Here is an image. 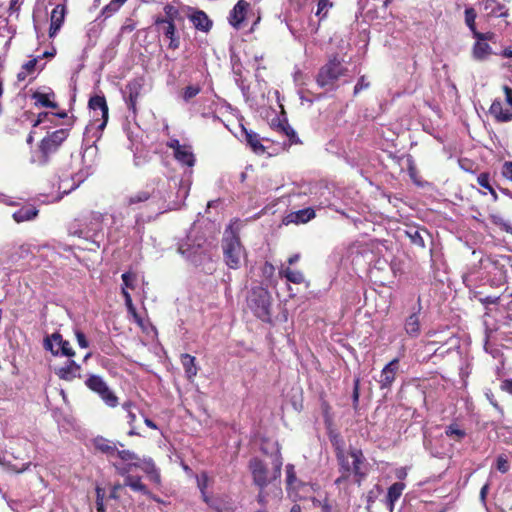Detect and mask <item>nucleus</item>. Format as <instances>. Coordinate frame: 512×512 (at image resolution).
I'll return each mask as SVG.
<instances>
[{
    "label": "nucleus",
    "instance_id": "obj_19",
    "mask_svg": "<svg viewBox=\"0 0 512 512\" xmlns=\"http://www.w3.org/2000/svg\"><path fill=\"white\" fill-rule=\"evenodd\" d=\"M316 216L315 210L313 208H304L295 212L290 213L287 216V222L288 223H295V224H305L309 222L310 220L314 219Z\"/></svg>",
    "mask_w": 512,
    "mask_h": 512
},
{
    "label": "nucleus",
    "instance_id": "obj_4",
    "mask_svg": "<svg viewBox=\"0 0 512 512\" xmlns=\"http://www.w3.org/2000/svg\"><path fill=\"white\" fill-rule=\"evenodd\" d=\"M68 129L61 128L48 133L39 145V149L32 153L31 163L39 166L46 165L49 161L50 155L55 153L64 140L68 137Z\"/></svg>",
    "mask_w": 512,
    "mask_h": 512
},
{
    "label": "nucleus",
    "instance_id": "obj_47",
    "mask_svg": "<svg viewBox=\"0 0 512 512\" xmlns=\"http://www.w3.org/2000/svg\"><path fill=\"white\" fill-rule=\"evenodd\" d=\"M59 356H65L68 357V359L75 356V351L72 349L69 341L63 339Z\"/></svg>",
    "mask_w": 512,
    "mask_h": 512
},
{
    "label": "nucleus",
    "instance_id": "obj_64",
    "mask_svg": "<svg viewBox=\"0 0 512 512\" xmlns=\"http://www.w3.org/2000/svg\"><path fill=\"white\" fill-rule=\"evenodd\" d=\"M410 237L412 238V241L415 244H417L419 246H424V240L422 239V237L420 236L418 231H415L413 235H410Z\"/></svg>",
    "mask_w": 512,
    "mask_h": 512
},
{
    "label": "nucleus",
    "instance_id": "obj_36",
    "mask_svg": "<svg viewBox=\"0 0 512 512\" xmlns=\"http://www.w3.org/2000/svg\"><path fill=\"white\" fill-rule=\"evenodd\" d=\"M332 7L333 3L331 0H318L315 15L319 20H323L327 17L328 12Z\"/></svg>",
    "mask_w": 512,
    "mask_h": 512
},
{
    "label": "nucleus",
    "instance_id": "obj_63",
    "mask_svg": "<svg viewBox=\"0 0 512 512\" xmlns=\"http://www.w3.org/2000/svg\"><path fill=\"white\" fill-rule=\"evenodd\" d=\"M501 388L503 391H506L512 394V379H506L502 382Z\"/></svg>",
    "mask_w": 512,
    "mask_h": 512
},
{
    "label": "nucleus",
    "instance_id": "obj_60",
    "mask_svg": "<svg viewBox=\"0 0 512 512\" xmlns=\"http://www.w3.org/2000/svg\"><path fill=\"white\" fill-rule=\"evenodd\" d=\"M503 91H504V94H505L506 103L508 105L512 106V89L505 85L503 87Z\"/></svg>",
    "mask_w": 512,
    "mask_h": 512
},
{
    "label": "nucleus",
    "instance_id": "obj_1",
    "mask_svg": "<svg viewBox=\"0 0 512 512\" xmlns=\"http://www.w3.org/2000/svg\"><path fill=\"white\" fill-rule=\"evenodd\" d=\"M261 450L264 454L270 455L271 469L268 465L258 458H253L249 462L253 481L260 489H264L269 483L281 476L283 465L280 448L277 442H266Z\"/></svg>",
    "mask_w": 512,
    "mask_h": 512
},
{
    "label": "nucleus",
    "instance_id": "obj_14",
    "mask_svg": "<svg viewBox=\"0 0 512 512\" xmlns=\"http://www.w3.org/2000/svg\"><path fill=\"white\" fill-rule=\"evenodd\" d=\"M66 16V7L64 4L56 5L50 16V28H49V37H54L57 32L61 29Z\"/></svg>",
    "mask_w": 512,
    "mask_h": 512
},
{
    "label": "nucleus",
    "instance_id": "obj_15",
    "mask_svg": "<svg viewBox=\"0 0 512 512\" xmlns=\"http://www.w3.org/2000/svg\"><path fill=\"white\" fill-rule=\"evenodd\" d=\"M398 362V359H393L382 369L379 379L382 389L389 388L394 382L398 370Z\"/></svg>",
    "mask_w": 512,
    "mask_h": 512
},
{
    "label": "nucleus",
    "instance_id": "obj_51",
    "mask_svg": "<svg viewBox=\"0 0 512 512\" xmlns=\"http://www.w3.org/2000/svg\"><path fill=\"white\" fill-rule=\"evenodd\" d=\"M200 92V87L199 86H187L184 90V93H183V98L185 101H189L191 98L195 97L196 95H198Z\"/></svg>",
    "mask_w": 512,
    "mask_h": 512
},
{
    "label": "nucleus",
    "instance_id": "obj_40",
    "mask_svg": "<svg viewBox=\"0 0 512 512\" xmlns=\"http://www.w3.org/2000/svg\"><path fill=\"white\" fill-rule=\"evenodd\" d=\"M196 479H197V486L201 491L203 500L207 504H210L211 499L206 495V491H205L206 488L208 487V482H209L208 475L206 473H201L200 475L197 476Z\"/></svg>",
    "mask_w": 512,
    "mask_h": 512
},
{
    "label": "nucleus",
    "instance_id": "obj_30",
    "mask_svg": "<svg viewBox=\"0 0 512 512\" xmlns=\"http://www.w3.org/2000/svg\"><path fill=\"white\" fill-rule=\"evenodd\" d=\"M94 446L97 450L107 454L108 456H113L117 450L116 444L103 437H97L94 440Z\"/></svg>",
    "mask_w": 512,
    "mask_h": 512
},
{
    "label": "nucleus",
    "instance_id": "obj_11",
    "mask_svg": "<svg viewBox=\"0 0 512 512\" xmlns=\"http://www.w3.org/2000/svg\"><path fill=\"white\" fill-rule=\"evenodd\" d=\"M342 73L343 69L341 63L336 59L331 60L328 64L321 68L317 77V83L321 87L332 85L333 82L342 75Z\"/></svg>",
    "mask_w": 512,
    "mask_h": 512
},
{
    "label": "nucleus",
    "instance_id": "obj_13",
    "mask_svg": "<svg viewBox=\"0 0 512 512\" xmlns=\"http://www.w3.org/2000/svg\"><path fill=\"white\" fill-rule=\"evenodd\" d=\"M81 370V366L71 358L67 359L63 365L54 367V373L59 379L67 382L80 378Z\"/></svg>",
    "mask_w": 512,
    "mask_h": 512
},
{
    "label": "nucleus",
    "instance_id": "obj_6",
    "mask_svg": "<svg viewBox=\"0 0 512 512\" xmlns=\"http://www.w3.org/2000/svg\"><path fill=\"white\" fill-rule=\"evenodd\" d=\"M248 305L256 317L263 321L270 318V294L263 288H255L248 299Z\"/></svg>",
    "mask_w": 512,
    "mask_h": 512
},
{
    "label": "nucleus",
    "instance_id": "obj_31",
    "mask_svg": "<svg viewBox=\"0 0 512 512\" xmlns=\"http://www.w3.org/2000/svg\"><path fill=\"white\" fill-rule=\"evenodd\" d=\"M124 486H127L134 491H139L144 495H151V492L148 490L146 485L142 483L141 478L138 476L127 475L124 479Z\"/></svg>",
    "mask_w": 512,
    "mask_h": 512
},
{
    "label": "nucleus",
    "instance_id": "obj_55",
    "mask_svg": "<svg viewBox=\"0 0 512 512\" xmlns=\"http://www.w3.org/2000/svg\"><path fill=\"white\" fill-rule=\"evenodd\" d=\"M75 337H76V340H77V343H78L79 347L87 348L89 346V342H88L85 334L82 331L76 330L75 331Z\"/></svg>",
    "mask_w": 512,
    "mask_h": 512
},
{
    "label": "nucleus",
    "instance_id": "obj_28",
    "mask_svg": "<svg viewBox=\"0 0 512 512\" xmlns=\"http://www.w3.org/2000/svg\"><path fill=\"white\" fill-rule=\"evenodd\" d=\"M472 50L474 59L484 60L491 54V47L486 42L487 40L476 39Z\"/></svg>",
    "mask_w": 512,
    "mask_h": 512
},
{
    "label": "nucleus",
    "instance_id": "obj_3",
    "mask_svg": "<svg viewBox=\"0 0 512 512\" xmlns=\"http://www.w3.org/2000/svg\"><path fill=\"white\" fill-rule=\"evenodd\" d=\"M235 224L237 223L235 222ZM222 248L227 266L231 269H238L245 258V249L234 229V223L230 224L224 232Z\"/></svg>",
    "mask_w": 512,
    "mask_h": 512
},
{
    "label": "nucleus",
    "instance_id": "obj_61",
    "mask_svg": "<svg viewBox=\"0 0 512 512\" xmlns=\"http://www.w3.org/2000/svg\"><path fill=\"white\" fill-rule=\"evenodd\" d=\"M209 505L211 507L215 508L218 512H233V508L231 506L220 507V506L216 505V503L212 500L210 501Z\"/></svg>",
    "mask_w": 512,
    "mask_h": 512
},
{
    "label": "nucleus",
    "instance_id": "obj_43",
    "mask_svg": "<svg viewBox=\"0 0 512 512\" xmlns=\"http://www.w3.org/2000/svg\"><path fill=\"white\" fill-rule=\"evenodd\" d=\"M115 454L124 462H137L139 460V457L130 450L117 449Z\"/></svg>",
    "mask_w": 512,
    "mask_h": 512
},
{
    "label": "nucleus",
    "instance_id": "obj_41",
    "mask_svg": "<svg viewBox=\"0 0 512 512\" xmlns=\"http://www.w3.org/2000/svg\"><path fill=\"white\" fill-rule=\"evenodd\" d=\"M127 0H111L109 2V4H107L103 10H102V14L105 16V17H110L112 16L114 13H116L120 8L121 6L126 2Z\"/></svg>",
    "mask_w": 512,
    "mask_h": 512
},
{
    "label": "nucleus",
    "instance_id": "obj_49",
    "mask_svg": "<svg viewBox=\"0 0 512 512\" xmlns=\"http://www.w3.org/2000/svg\"><path fill=\"white\" fill-rule=\"evenodd\" d=\"M0 465L7 466L9 469H11L12 471H14L16 473H22L29 469L31 463L28 462V463L24 464L22 468H17L16 466L9 464L6 461L5 457L0 454Z\"/></svg>",
    "mask_w": 512,
    "mask_h": 512
},
{
    "label": "nucleus",
    "instance_id": "obj_8",
    "mask_svg": "<svg viewBox=\"0 0 512 512\" xmlns=\"http://www.w3.org/2000/svg\"><path fill=\"white\" fill-rule=\"evenodd\" d=\"M337 458L341 465V468L345 472L353 471L355 475L364 476V472L361 469V465L363 463V454L361 450L353 449L348 453H345L342 450H338Z\"/></svg>",
    "mask_w": 512,
    "mask_h": 512
},
{
    "label": "nucleus",
    "instance_id": "obj_33",
    "mask_svg": "<svg viewBox=\"0 0 512 512\" xmlns=\"http://www.w3.org/2000/svg\"><path fill=\"white\" fill-rule=\"evenodd\" d=\"M405 331L411 337H417L420 333V322L418 314L410 315L405 322Z\"/></svg>",
    "mask_w": 512,
    "mask_h": 512
},
{
    "label": "nucleus",
    "instance_id": "obj_2",
    "mask_svg": "<svg viewBox=\"0 0 512 512\" xmlns=\"http://www.w3.org/2000/svg\"><path fill=\"white\" fill-rule=\"evenodd\" d=\"M170 187V183L162 182L157 190L152 189V191L146 189L140 192H137L136 194L132 195L128 203L129 205L137 204L140 202H144L147 200H150L151 204H155L158 207V210L162 213L168 210H175L180 207V202L178 201H171L170 195L167 192L166 187Z\"/></svg>",
    "mask_w": 512,
    "mask_h": 512
},
{
    "label": "nucleus",
    "instance_id": "obj_34",
    "mask_svg": "<svg viewBox=\"0 0 512 512\" xmlns=\"http://www.w3.org/2000/svg\"><path fill=\"white\" fill-rule=\"evenodd\" d=\"M102 221H103L102 214H100V213L92 214L91 221H90L91 227L87 231V234H89V232H92L91 236L93 237L94 241H96V239L99 237V235L103 231Z\"/></svg>",
    "mask_w": 512,
    "mask_h": 512
},
{
    "label": "nucleus",
    "instance_id": "obj_48",
    "mask_svg": "<svg viewBox=\"0 0 512 512\" xmlns=\"http://www.w3.org/2000/svg\"><path fill=\"white\" fill-rule=\"evenodd\" d=\"M114 467L116 469V472L123 476L124 479L127 477V475H131L132 468L135 467L134 462H129L125 465H117L114 464Z\"/></svg>",
    "mask_w": 512,
    "mask_h": 512
},
{
    "label": "nucleus",
    "instance_id": "obj_17",
    "mask_svg": "<svg viewBox=\"0 0 512 512\" xmlns=\"http://www.w3.org/2000/svg\"><path fill=\"white\" fill-rule=\"evenodd\" d=\"M489 112L498 122H509L512 120V108H504L502 101L499 99H495L492 102Z\"/></svg>",
    "mask_w": 512,
    "mask_h": 512
},
{
    "label": "nucleus",
    "instance_id": "obj_35",
    "mask_svg": "<svg viewBox=\"0 0 512 512\" xmlns=\"http://www.w3.org/2000/svg\"><path fill=\"white\" fill-rule=\"evenodd\" d=\"M39 59H41V57L30 59L22 65L21 71L17 75L19 81H24L29 75H32L36 71Z\"/></svg>",
    "mask_w": 512,
    "mask_h": 512
},
{
    "label": "nucleus",
    "instance_id": "obj_58",
    "mask_svg": "<svg viewBox=\"0 0 512 512\" xmlns=\"http://www.w3.org/2000/svg\"><path fill=\"white\" fill-rule=\"evenodd\" d=\"M369 83L365 81L364 77H361L354 88V93L357 94L359 91L367 88Z\"/></svg>",
    "mask_w": 512,
    "mask_h": 512
},
{
    "label": "nucleus",
    "instance_id": "obj_57",
    "mask_svg": "<svg viewBox=\"0 0 512 512\" xmlns=\"http://www.w3.org/2000/svg\"><path fill=\"white\" fill-rule=\"evenodd\" d=\"M502 174L505 178L512 181V162H505L503 164Z\"/></svg>",
    "mask_w": 512,
    "mask_h": 512
},
{
    "label": "nucleus",
    "instance_id": "obj_38",
    "mask_svg": "<svg viewBox=\"0 0 512 512\" xmlns=\"http://www.w3.org/2000/svg\"><path fill=\"white\" fill-rule=\"evenodd\" d=\"M445 434L456 441H460L466 436V432L457 424L449 425L445 430Z\"/></svg>",
    "mask_w": 512,
    "mask_h": 512
},
{
    "label": "nucleus",
    "instance_id": "obj_29",
    "mask_svg": "<svg viewBox=\"0 0 512 512\" xmlns=\"http://www.w3.org/2000/svg\"><path fill=\"white\" fill-rule=\"evenodd\" d=\"M181 363L189 379H192L197 375L198 368L196 366V359L194 356H191L190 354H182Z\"/></svg>",
    "mask_w": 512,
    "mask_h": 512
},
{
    "label": "nucleus",
    "instance_id": "obj_27",
    "mask_svg": "<svg viewBox=\"0 0 512 512\" xmlns=\"http://www.w3.org/2000/svg\"><path fill=\"white\" fill-rule=\"evenodd\" d=\"M279 275L294 284H301L305 281L304 274L300 270H293L289 267L282 266L279 269Z\"/></svg>",
    "mask_w": 512,
    "mask_h": 512
},
{
    "label": "nucleus",
    "instance_id": "obj_32",
    "mask_svg": "<svg viewBox=\"0 0 512 512\" xmlns=\"http://www.w3.org/2000/svg\"><path fill=\"white\" fill-rule=\"evenodd\" d=\"M38 214V210L34 207H23L13 213V219L17 222H24L34 219Z\"/></svg>",
    "mask_w": 512,
    "mask_h": 512
},
{
    "label": "nucleus",
    "instance_id": "obj_25",
    "mask_svg": "<svg viewBox=\"0 0 512 512\" xmlns=\"http://www.w3.org/2000/svg\"><path fill=\"white\" fill-rule=\"evenodd\" d=\"M243 132L245 133V140L252 149V151L258 155L264 154L265 147L261 143L259 135L254 133L253 131H248L245 128H243Z\"/></svg>",
    "mask_w": 512,
    "mask_h": 512
},
{
    "label": "nucleus",
    "instance_id": "obj_62",
    "mask_svg": "<svg viewBox=\"0 0 512 512\" xmlns=\"http://www.w3.org/2000/svg\"><path fill=\"white\" fill-rule=\"evenodd\" d=\"M275 268L271 263L266 262L263 266V274L271 277L274 274Z\"/></svg>",
    "mask_w": 512,
    "mask_h": 512
},
{
    "label": "nucleus",
    "instance_id": "obj_53",
    "mask_svg": "<svg viewBox=\"0 0 512 512\" xmlns=\"http://www.w3.org/2000/svg\"><path fill=\"white\" fill-rule=\"evenodd\" d=\"M478 184L483 187V188H486L488 189L493 195L494 197H496V193L495 191L493 190V188L490 186L489 184V178L486 174H481L479 177H478Z\"/></svg>",
    "mask_w": 512,
    "mask_h": 512
},
{
    "label": "nucleus",
    "instance_id": "obj_18",
    "mask_svg": "<svg viewBox=\"0 0 512 512\" xmlns=\"http://www.w3.org/2000/svg\"><path fill=\"white\" fill-rule=\"evenodd\" d=\"M134 465L145 472L152 482L160 483V474L151 458L139 459L137 462H134Z\"/></svg>",
    "mask_w": 512,
    "mask_h": 512
},
{
    "label": "nucleus",
    "instance_id": "obj_37",
    "mask_svg": "<svg viewBox=\"0 0 512 512\" xmlns=\"http://www.w3.org/2000/svg\"><path fill=\"white\" fill-rule=\"evenodd\" d=\"M123 409L127 412V419L128 424L130 425L131 429L128 432L130 436L137 435L138 433L134 430V422L136 421V414L133 411L134 405L131 402H125L122 405Z\"/></svg>",
    "mask_w": 512,
    "mask_h": 512
},
{
    "label": "nucleus",
    "instance_id": "obj_9",
    "mask_svg": "<svg viewBox=\"0 0 512 512\" xmlns=\"http://www.w3.org/2000/svg\"><path fill=\"white\" fill-rule=\"evenodd\" d=\"M89 108L93 113V124L102 131L108 122V106L104 96L95 95L89 100Z\"/></svg>",
    "mask_w": 512,
    "mask_h": 512
},
{
    "label": "nucleus",
    "instance_id": "obj_12",
    "mask_svg": "<svg viewBox=\"0 0 512 512\" xmlns=\"http://www.w3.org/2000/svg\"><path fill=\"white\" fill-rule=\"evenodd\" d=\"M166 145L173 150L174 157L178 162L188 167L194 166L195 157L190 145L180 144L177 139H170Z\"/></svg>",
    "mask_w": 512,
    "mask_h": 512
},
{
    "label": "nucleus",
    "instance_id": "obj_10",
    "mask_svg": "<svg viewBox=\"0 0 512 512\" xmlns=\"http://www.w3.org/2000/svg\"><path fill=\"white\" fill-rule=\"evenodd\" d=\"M204 243L205 240L202 238L192 241L191 235H189L187 240L179 245L178 250L190 261L198 263L205 254Z\"/></svg>",
    "mask_w": 512,
    "mask_h": 512
},
{
    "label": "nucleus",
    "instance_id": "obj_56",
    "mask_svg": "<svg viewBox=\"0 0 512 512\" xmlns=\"http://www.w3.org/2000/svg\"><path fill=\"white\" fill-rule=\"evenodd\" d=\"M490 218L494 224L499 225L505 231H509V229H510L509 224L501 216L491 215Z\"/></svg>",
    "mask_w": 512,
    "mask_h": 512
},
{
    "label": "nucleus",
    "instance_id": "obj_59",
    "mask_svg": "<svg viewBox=\"0 0 512 512\" xmlns=\"http://www.w3.org/2000/svg\"><path fill=\"white\" fill-rule=\"evenodd\" d=\"M124 484H115L113 485L111 492H110V498L117 500L119 498V491L123 488Z\"/></svg>",
    "mask_w": 512,
    "mask_h": 512
},
{
    "label": "nucleus",
    "instance_id": "obj_39",
    "mask_svg": "<svg viewBox=\"0 0 512 512\" xmlns=\"http://www.w3.org/2000/svg\"><path fill=\"white\" fill-rule=\"evenodd\" d=\"M35 99V104L42 107L56 108L57 105L55 102L50 100V95L45 93H35L33 95Z\"/></svg>",
    "mask_w": 512,
    "mask_h": 512
},
{
    "label": "nucleus",
    "instance_id": "obj_44",
    "mask_svg": "<svg viewBox=\"0 0 512 512\" xmlns=\"http://www.w3.org/2000/svg\"><path fill=\"white\" fill-rule=\"evenodd\" d=\"M55 117L64 118V117H66V113H58V114L48 113V112L40 113L38 115L37 120L34 123V127H37L46 121H51V118H55Z\"/></svg>",
    "mask_w": 512,
    "mask_h": 512
},
{
    "label": "nucleus",
    "instance_id": "obj_54",
    "mask_svg": "<svg viewBox=\"0 0 512 512\" xmlns=\"http://www.w3.org/2000/svg\"><path fill=\"white\" fill-rule=\"evenodd\" d=\"M135 280V275L130 272H125L122 274V281L126 290L127 288H133V281Z\"/></svg>",
    "mask_w": 512,
    "mask_h": 512
},
{
    "label": "nucleus",
    "instance_id": "obj_7",
    "mask_svg": "<svg viewBox=\"0 0 512 512\" xmlns=\"http://www.w3.org/2000/svg\"><path fill=\"white\" fill-rule=\"evenodd\" d=\"M86 386L97 393L103 402L109 407L118 405V397L109 388L104 379L98 375H91L85 381Z\"/></svg>",
    "mask_w": 512,
    "mask_h": 512
},
{
    "label": "nucleus",
    "instance_id": "obj_20",
    "mask_svg": "<svg viewBox=\"0 0 512 512\" xmlns=\"http://www.w3.org/2000/svg\"><path fill=\"white\" fill-rule=\"evenodd\" d=\"M476 11L474 8L469 7L465 9V23L473 33L474 38L480 40H489L491 38V34L480 33L476 30L475 20H476Z\"/></svg>",
    "mask_w": 512,
    "mask_h": 512
},
{
    "label": "nucleus",
    "instance_id": "obj_22",
    "mask_svg": "<svg viewBox=\"0 0 512 512\" xmlns=\"http://www.w3.org/2000/svg\"><path fill=\"white\" fill-rule=\"evenodd\" d=\"M190 21L196 29L204 32L209 31L212 26V22L208 18L207 14L200 10L194 11L190 15Z\"/></svg>",
    "mask_w": 512,
    "mask_h": 512
},
{
    "label": "nucleus",
    "instance_id": "obj_45",
    "mask_svg": "<svg viewBox=\"0 0 512 512\" xmlns=\"http://www.w3.org/2000/svg\"><path fill=\"white\" fill-rule=\"evenodd\" d=\"M122 294L124 296L125 304H126L128 310L133 313V316H134L135 320L137 321V323L139 325H142V320L137 316L135 308L133 306L131 295L128 293V291L125 288H122Z\"/></svg>",
    "mask_w": 512,
    "mask_h": 512
},
{
    "label": "nucleus",
    "instance_id": "obj_21",
    "mask_svg": "<svg viewBox=\"0 0 512 512\" xmlns=\"http://www.w3.org/2000/svg\"><path fill=\"white\" fill-rule=\"evenodd\" d=\"M404 489L405 484L402 482H396L389 487L385 503L390 512H393L395 502L400 498Z\"/></svg>",
    "mask_w": 512,
    "mask_h": 512
},
{
    "label": "nucleus",
    "instance_id": "obj_24",
    "mask_svg": "<svg viewBox=\"0 0 512 512\" xmlns=\"http://www.w3.org/2000/svg\"><path fill=\"white\" fill-rule=\"evenodd\" d=\"M63 337L59 333H53L46 336L43 342L45 350L50 351L52 355L59 356V350L61 349Z\"/></svg>",
    "mask_w": 512,
    "mask_h": 512
},
{
    "label": "nucleus",
    "instance_id": "obj_26",
    "mask_svg": "<svg viewBox=\"0 0 512 512\" xmlns=\"http://www.w3.org/2000/svg\"><path fill=\"white\" fill-rule=\"evenodd\" d=\"M140 88L141 86L137 81L131 82L127 85L128 95L126 97V104L128 108L134 112L136 110V103L140 95Z\"/></svg>",
    "mask_w": 512,
    "mask_h": 512
},
{
    "label": "nucleus",
    "instance_id": "obj_42",
    "mask_svg": "<svg viewBox=\"0 0 512 512\" xmlns=\"http://www.w3.org/2000/svg\"><path fill=\"white\" fill-rule=\"evenodd\" d=\"M383 490L379 485H375L366 495V509L368 512H371L372 504L378 499V497L382 494Z\"/></svg>",
    "mask_w": 512,
    "mask_h": 512
},
{
    "label": "nucleus",
    "instance_id": "obj_52",
    "mask_svg": "<svg viewBox=\"0 0 512 512\" xmlns=\"http://www.w3.org/2000/svg\"><path fill=\"white\" fill-rule=\"evenodd\" d=\"M496 467L501 473H506L509 470V463L505 456L500 455L496 461Z\"/></svg>",
    "mask_w": 512,
    "mask_h": 512
},
{
    "label": "nucleus",
    "instance_id": "obj_16",
    "mask_svg": "<svg viewBox=\"0 0 512 512\" xmlns=\"http://www.w3.org/2000/svg\"><path fill=\"white\" fill-rule=\"evenodd\" d=\"M249 3L245 0H239L230 12L229 22L230 24L239 29L245 20Z\"/></svg>",
    "mask_w": 512,
    "mask_h": 512
},
{
    "label": "nucleus",
    "instance_id": "obj_23",
    "mask_svg": "<svg viewBox=\"0 0 512 512\" xmlns=\"http://www.w3.org/2000/svg\"><path fill=\"white\" fill-rule=\"evenodd\" d=\"M164 17H157L155 19V25L161 26L166 23H174L180 18L179 10L176 6L172 4H166L163 8Z\"/></svg>",
    "mask_w": 512,
    "mask_h": 512
},
{
    "label": "nucleus",
    "instance_id": "obj_50",
    "mask_svg": "<svg viewBox=\"0 0 512 512\" xmlns=\"http://www.w3.org/2000/svg\"><path fill=\"white\" fill-rule=\"evenodd\" d=\"M158 27L168 39L176 36V26L174 23H166Z\"/></svg>",
    "mask_w": 512,
    "mask_h": 512
},
{
    "label": "nucleus",
    "instance_id": "obj_46",
    "mask_svg": "<svg viewBox=\"0 0 512 512\" xmlns=\"http://www.w3.org/2000/svg\"><path fill=\"white\" fill-rule=\"evenodd\" d=\"M286 483L288 488H293L296 483V474L292 464L286 466Z\"/></svg>",
    "mask_w": 512,
    "mask_h": 512
},
{
    "label": "nucleus",
    "instance_id": "obj_5",
    "mask_svg": "<svg viewBox=\"0 0 512 512\" xmlns=\"http://www.w3.org/2000/svg\"><path fill=\"white\" fill-rule=\"evenodd\" d=\"M97 153L98 149L95 145H88L83 149L79 158V163L82 165V167L72 176L73 184L69 188L66 185V181H62L60 184V188L64 189V193H68L69 191L78 187L82 182L85 181L88 176L94 172Z\"/></svg>",
    "mask_w": 512,
    "mask_h": 512
}]
</instances>
